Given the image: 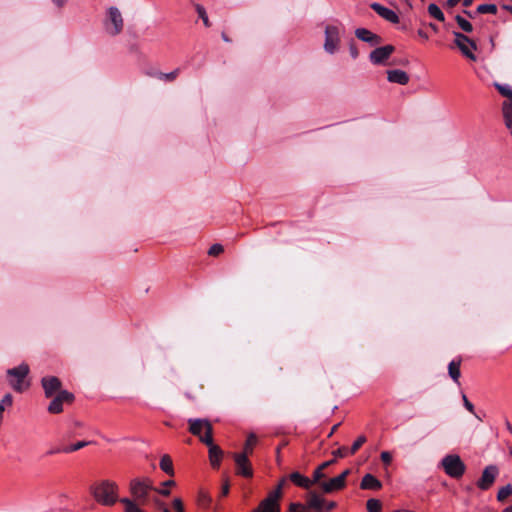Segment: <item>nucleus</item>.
Listing matches in <instances>:
<instances>
[{
  "instance_id": "26",
  "label": "nucleus",
  "mask_w": 512,
  "mask_h": 512,
  "mask_svg": "<svg viewBox=\"0 0 512 512\" xmlns=\"http://www.w3.org/2000/svg\"><path fill=\"white\" fill-rule=\"evenodd\" d=\"M498 92L506 98L504 102H512V87L508 84H495Z\"/></svg>"
},
{
  "instance_id": "35",
  "label": "nucleus",
  "mask_w": 512,
  "mask_h": 512,
  "mask_svg": "<svg viewBox=\"0 0 512 512\" xmlns=\"http://www.w3.org/2000/svg\"><path fill=\"white\" fill-rule=\"evenodd\" d=\"M175 485V481L173 480H167V481H164L162 483V488L160 489H155V491L157 493H159L160 495L162 496H168L170 495V490L168 489V487H171V486H174Z\"/></svg>"
},
{
  "instance_id": "14",
  "label": "nucleus",
  "mask_w": 512,
  "mask_h": 512,
  "mask_svg": "<svg viewBox=\"0 0 512 512\" xmlns=\"http://www.w3.org/2000/svg\"><path fill=\"white\" fill-rule=\"evenodd\" d=\"M202 443L209 447V460L214 468H218L223 456L221 448L213 443V437L205 436Z\"/></svg>"
},
{
  "instance_id": "17",
  "label": "nucleus",
  "mask_w": 512,
  "mask_h": 512,
  "mask_svg": "<svg viewBox=\"0 0 512 512\" xmlns=\"http://www.w3.org/2000/svg\"><path fill=\"white\" fill-rule=\"evenodd\" d=\"M371 8L386 21L393 24L399 23V16L394 10L389 9L379 3L371 4Z\"/></svg>"
},
{
  "instance_id": "27",
  "label": "nucleus",
  "mask_w": 512,
  "mask_h": 512,
  "mask_svg": "<svg viewBox=\"0 0 512 512\" xmlns=\"http://www.w3.org/2000/svg\"><path fill=\"white\" fill-rule=\"evenodd\" d=\"M428 13L431 17L434 19L443 22L445 20L444 13L441 11V9L434 3H431L428 6Z\"/></svg>"
},
{
  "instance_id": "22",
  "label": "nucleus",
  "mask_w": 512,
  "mask_h": 512,
  "mask_svg": "<svg viewBox=\"0 0 512 512\" xmlns=\"http://www.w3.org/2000/svg\"><path fill=\"white\" fill-rule=\"evenodd\" d=\"M460 366H461V359L452 360L448 364V374L451 377V379L457 384H460V382H459V379L461 376Z\"/></svg>"
},
{
  "instance_id": "33",
  "label": "nucleus",
  "mask_w": 512,
  "mask_h": 512,
  "mask_svg": "<svg viewBox=\"0 0 512 512\" xmlns=\"http://www.w3.org/2000/svg\"><path fill=\"white\" fill-rule=\"evenodd\" d=\"M368 512H380L381 511V502L377 499H369L366 504Z\"/></svg>"
},
{
  "instance_id": "57",
  "label": "nucleus",
  "mask_w": 512,
  "mask_h": 512,
  "mask_svg": "<svg viewBox=\"0 0 512 512\" xmlns=\"http://www.w3.org/2000/svg\"><path fill=\"white\" fill-rule=\"evenodd\" d=\"M334 461L333 460H330V461H327V462H324L319 468H321L322 470L326 467H328L330 464H332Z\"/></svg>"
},
{
  "instance_id": "61",
  "label": "nucleus",
  "mask_w": 512,
  "mask_h": 512,
  "mask_svg": "<svg viewBox=\"0 0 512 512\" xmlns=\"http://www.w3.org/2000/svg\"><path fill=\"white\" fill-rule=\"evenodd\" d=\"M393 512H416V511L408 510V509H397V510H394Z\"/></svg>"
},
{
  "instance_id": "40",
  "label": "nucleus",
  "mask_w": 512,
  "mask_h": 512,
  "mask_svg": "<svg viewBox=\"0 0 512 512\" xmlns=\"http://www.w3.org/2000/svg\"><path fill=\"white\" fill-rule=\"evenodd\" d=\"M0 404H2V407L5 409V406H12L13 404V396L10 393H7L3 396L2 400L0 401Z\"/></svg>"
},
{
  "instance_id": "60",
  "label": "nucleus",
  "mask_w": 512,
  "mask_h": 512,
  "mask_svg": "<svg viewBox=\"0 0 512 512\" xmlns=\"http://www.w3.org/2000/svg\"><path fill=\"white\" fill-rule=\"evenodd\" d=\"M506 428L512 434V425L510 424L509 421H506Z\"/></svg>"
},
{
  "instance_id": "30",
  "label": "nucleus",
  "mask_w": 512,
  "mask_h": 512,
  "mask_svg": "<svg viewBox=\"0 0 512 512\" xmlns=\"http://www.w3.org/2000/svg\"><path fill=\"white\" fill-rule=\"evenodd\" d=\"M89 444V441H79L73 445L62 448V451L63 453H72L88 446Z\"/></svg>"
},
{
  "instance_id": "55",
  "label": "nucleus",
  "mask_w": 512,
  "mask_h": 512,
  "mask_svg": "<svg viewBox=\"0 0 512 512\" xmlns=\"http://www.w3.org/2000/svg\"><path fill=\"white\" fill-rule=\"evenodd\" d=\"M121 503L124 504V511L128 512V498H122Z\"/></svg>"
},
{
  "instance_id": "50",
  "label": "nucleus",
  "mask_w": 512,
  "mask_h": 512,
  "mask_svg": "<svg viewBox=\"0 0 512 512\" xmlns=\"http://www.w3.org/2000/svg\"><path fill=\"white\" fill-rule=\"evenodd\" d=\"M460 2V0H448L446 2V6L449 7V8H453L455 7L458 3Z\"/></svg>"
},
{
  "instance_id": "20",
  "label": "nucleus",
  "mask_w": 512,
  "mask_h": 512,
  "mask_svg": "<svg viewBox=\"0 0 512 512\" xmlns=\"http://www.w3.org/2000/svg\"><path fill=\"white\" fill-rule=\"evenodd\" d=\"M382 483L372 474H366L361 480L360 488L364 490H379Z\"/></svg>"
},
{
  "instance_id": "25",
  "label": "nucleus",
  "mask_w": 512,
  "mask_h": 512,
  "mask_svg": "<svg viewBox=\"0 0 512 512\" xmlns=\"http://www.w3.org/2000/svg\"><path fill=\"white\" fill-rule=\"evenodd\" d=\"M159 465L161 470L164 471L166 474L170 476L174 475L173 462L169 455H163L160 459Z\"/></svg>"
},
{
  "instance_id": "32",
  "label": "nucleus",
  "mask_w": 512,
  "mask_h": 512,
  "mask_svg": "<svg viewBox=\"0 0 512 512\" xmlns=\"http://www.w3.org/2000/svg\"><path fill=\"white\" fill-rule=\"evenodd\" d=\"M195 8H196V12H197L198 16L202 19L203 24L206 27H210L211 24H210V21H209V18H208L205 8L200 4H196Z\"/></svg>"
},
{
  "instance_id": "43",
  "label": "nucleus",
  "mask_w": 512,
  "mask_h": 512,
  "mask_svg": "<svg viewBox=\"0 0 512 512\" xmlns=\"http://www.w3.org/2000/svg\"><path fill=\"white\" fill-rule=\"evenodd\" d=\"M380 457H381L382 462L385 463L386 465H389L392 461V455L388 451H383L381 453Z\"/></svg>"
},
{
  "instance_id": "31",
  "label": "nucleus",
  "mask_w": 512,
  "mask_h": 512,
  "mask_svg": "<svg viewBox=\"0 0 512 512\" xmlns=\"http://www.w3.org/2000/svg\"><path fill=\"white\" fill-rule=\"evenodd\" d=\"M477 12L481 14H496L497 6L495 4H481L477 7Z\"/></svg>"
},
{
  "instance_id": "47",
  "label": "nucleus",
  "mask_w": 512,
  "mask_h": 512,
  "mask_svg": "<svg viewBox=\"0 0 512 512\" xmlns=\"http://www.w3.org/2000/svg\"><path fill=\"white\" fill-rule=\"evenodd\" d=\"M130 512H143L137 503L130 500Z\"/></svg>"
},
{
  "instance_id": "24",
  "label": "nucleus",
  "mask_w": 512,
  "mask_h": 512,
  "mask_svg": "<svg viewBox=\"0 0 512 512\" xmlns=\"http://www.w3.org/2000/svg\"><path fill=\"white\" fill-rule=\"evenodd\" d=\"M502 113H503L505 126L510 131V134L512 135V101L511 102H503Z\"/></svg>"
},
{
  "instance_id": "19",
  "label": "nucleus",
  "mask_w": 512,
  "mask_h": 512,
  "mask_svg": "<svg viewBox=\"0 0 512 512\" xmlns=\"http://www.w3.org/2000/svg\"><path fill=\"white\" fill-rule=\"evenodd\" d=\"M387 79L391 83H397L400 85H406L409 82V75L399 69L387 71Z\"/></svg>"
},
{
  "instance_id": "46",
  "label": "nucleus",
  "mask_w": 512,
  "mask_h": 512,
  "mask_svg": "<svg viewBox=\"0 0 512 512\" xmlns=\"http://www.w3.org/2000/svg\"><path fill=\"white\" fill-rule=\"evenodd\" d=\"M349 52L353 59H356L359 55L358 49L356 48V46L354 44H350Z\"/></svg>"
},
{
  "instance_id": "51",
  "label": "nucleus",
  "mask_w": 512,
  "mask_h": 512,
  "mask_svg": "<svg viewBox=\"0 0 512 512\" xmlns=\"http://www.w3.org/2000/svg\"><path fill=\"white\" fill-rule=\"evenodd\" d=\"M67 0H52V2L59 8H62L66 4Z\"/></svg>"
},
{
  "instance_id": "12",
  "label": "nucleus",
  "mask_w": 512,
  "mask_h": 512,
  "mask_svg": "<svg viewBox=\"0 0 512 512\" xmlns=\"http://www.w3.org/2000/svg\"><path fill=\"white\" fill-rule=\"evenodd\" d=\"M395 51L393 45H385L375 48L369 55L370 61L375 65L384 64Z\"/></svg>"
},
{
  "instance_id": "6",
  "label": "nucleus",
  "mask_w": 512,
  "mask_h": 512,
  "mask_svg": "<svg viewBox=\"0 0 512 512\" xmlns=\"http://www.w3.org/2000/svg\"><path fill=\"white\" fill-rule=\"evenodd\" d=\"M152 489L149 479H136L130 482V494L134 498V503L138 505L146 502L148 491Z\"/></svg>"
},
{
  "instance_id": "4",
  "label": "nucleus",
  "mask_w": 512,
  "mask_h": 512,
  "mask_svg": "<svg viewBox=\"0 0 512 512\" xmlns=\"http://www.w3.org/2000/svg\"><path fill=\"white\" fill-rule=\"evenodd\" d=\"M343 32L342 24H328L325 27L324 50L329 54H334L340 44V35Z\"/></svg>"
},
{
  "instance_id": "48",
  "label": "nucleus",
  "mask_w": 512,
  "mask_h": 512,
  "mask_svg": "<svg viewBox=\"0 0 512 512\" xmlns=\"http://www.w3.org/2000/svg\"><path fill=\"white\" fill-rule=\"evenodd\" d=\"M284 483H285V479H282V480L280 481V483L278 484L277 488L273 491V492H279V494H278V500L280 499V497H281V495H282V487H283Z\"/></svg>"
},
{
  "instance_id": "23",
  "label": "nucleus",
  "mask_w": 512,
  "mask_h": 512,
  "mask_svg": "<svg viewBox=\"0 0 512 512\" xmlns=\"http://www.w3.org/2000/svg\"><path fill=\"white\" fill-rule=\"evenodd\" d=\"M290 480L297 486L308 489L312 485V481L300 474L299 472H293L289 475Z\"/></svg>"
},
{
  "instance_id": "1",
  "label": "nucleus",
  "mask_w": 512,
  "mask_h": 512,
  "mask_svg": "<svg viewBox=\"0 0 512 512\" xmlns=\"http://www.w3.org/2000/svg\"><path fill=\"white\" fill-rule=\"evenodd\" d=\"M89 491L94 499L105 506H111L118 500L117 486L109 480H101L93 483Z\"/></svg>"
},
{
  "instance_id": "34",
  "label": "nucleus",
  "mask_w": 512,
  "mask_h": 512,
  "mask_svg": "<svg viewBox=\"0 0 512 512\" xmlns=\"http://www.w3.org/2000/svg\"><path fill=\"white\" fill-rule=\"evenodd\" d=\"M256 442H257V437L254 434H250L246 440L243 453H246V455L252 453V449H253L252 447H253V445L256 444Z\"/></svg>"
},
{
  "instance_id": "15",
  "label": "nucleus",
  "mask_w": 512,
  "mask_h": 512,
  "mask_svg": "<svg viewBox=\"0 0 512 512\" xmlns=\"http://www.w3.org/2000/svg\"><path fill=\"white\" fill-rule=\"evenodd\" d=\"M234 461L236 464L237 474L247 478L252 477L253 470L246 453H235Z\"/></svg>"
},
{
  "instance_id": "63",
  "label": "nucleus",
  "mask_w": 512,
  "mask_h": 512,
  "mask_svg": "<svg viewBox=\"0 0 512 512\" xmlns=\"http://www.w3.org/2000/svg\"><path fill=\"white\" fill-rule=\"evenodd\" d=\"M430 27H431L434 31H437V30H438L437 26H436L435 24H433V23H430Z\"/></svg>"
},
{
  "instance_id": "29",
  "label": "nucleus",
  "mask_w": 512,
  "mask_h": 512,
  "mask_svg": "<svg viewBox=\"0 0 512 512\" xmlns=\"http://www.w3.org/2000/svg\"><path fill=\"white\" fill-rule=\"evenodd\" d=\"M455 20H456V22H457L458 26H459V27H460L464 32H467V33L472 32V30H473V26H472V24H471L468 20H466L465 18H463V17H462V16H460V15H457V16L455 17Z\"/></svg>"
},
{
  "instance_id": "52",
  "label": "nucleus",
  "mask_w": 512,
  "mask_h": 512,
  "mask_svg": "<svg viewBox=\"0 0 512 512\" xmlns=\"http://www.w3.org/2000/svg\"><path fill=\"white\" fill-rule=\"evenodd\" d=\"M418 35H419L421 38L425 39V40H427V39L429 38V37H428V34H427L425 31L421 30V29H420V30H418Z\"/></svg>"
},
{
  "instance_id": "64",
  "label": "nucleus",
  "mask_w": 512,
  "mask_h": 512,
  "mask_svg": "<svg viewBox=\"0 0 512 512\" xmlns=\"http://www.w3.org/2000/svg\"><path fill=\"white\" fill-rule=\"evenodd\" d=\"M506 10H508L510 13H512V6H504Z\"/></svg>"
},
{
  "instance_id": "2",
  "label": "nucleus",
  "mask_w": 512,
  "mask_h": 512,
  "mask_svg": "<svg viewBox=\"0 0 512 512\" xmlns=\"http://www.w3.org/2000/svg\"><path fill=\"white\" fill-rule=\"evenodd\" d=\"M29 371V366L25 363H22L17 367L7 370V378L9 385L16 392L22 393L29 388L30 383L26 380Z\"/></svg>"
},
{
  "instance_id": "18",
  "label": "nucleus",
  "mask_w": 512,
  "mask_h": 512,
  "mask_svg": "<svg viewBox=\"0 0 512 512\" xmlns=\"http://www.w3.org/2000/svg\"><path fill=\"white\" fill-rule=\"evenodd\" d=\"M355 36L371 46H377L382 42V38L366 28H357L355 30Z\"/></svg>"
},
{
  "instance_id": "13",
  "label": "nucleus",
  "mask_w": 512,
  "mask_h": 512,
  "mask_svg": "<svg viewBox=\"0 0 512 512\" xmlns=\"http://www.w3.org/2000/svg\"><path fill=\"white\" fill-rule=\"evenodd\" d=\"M278 494L279 492H270L253 512H280Z\"/></svg>"
},
{
  "instance_id": "28",
  "label": "nucleus",
  "mask_w": 512,
  "mask_h": 512,
  "mask_svg": "<svg viewBox=\"0 0 512 512\" xmlns=\"http://www.w3.org/2000/svg\"><path fill=\"white\" fill-rule=\"evenodd\" d=\"M512 495V485L507 484L499 489L497 493V500L503 502L506 498Z\"/></svg>"
},
{
  "instance_id": "54",
  "label": "nucleus",
  "mask_w": 512,
  "mask_h": 512,
  "mask_svg": "<svg viewBox=\"0 0 512 512\" xmlns=\"http://www.w3.org/2000/svg\"><path fill=\"white\" fill-rule=\"evenodd\" d=\"M229 493V484L226 483L223 487H222V495H227Z\"/></svg>"
},
{
  "instance_id": "53",
  "label": "nucleus",
  "mask_w": 512,
  "mask_h": 512,
  "mask_svg": "<svg viewBox=\"0 0 512 512\" xmlns=\"http://www.w3.org/2000/svg\"><path fill=\"white\" fill-rule=\"evenodd\" d=\"M158 507L162 512H170V510L166 507L164 503H159Z\"/></svg>"
},
{
  "instance_id": "59",
  "label": "nucleus",
  "mask_w": 512,
  "mask_h": 512,
  "mask_svg": "<svg viewBox=\"0 0 512 512\" xmlns=\"http://www.w3.org/2000/svg\"><path fill=\"white\" fill-rule=\"evenodd\" d=\"M339 423L338 424H335L332 429H331V432L329 433V437L337 430V428L339 427Z\"/></svg>"
},
{
  "instance_id": "36",
  "label": "nucleus",
  "mask_w": 512,
  "mask_h": 512,
  "mask_svg": "<svg viewBox=\"0 0 512 512\" xmlns=\"http://www.w3.org/2000/svg\"><path fill=\"white\" fill-rule=\"evenodd\" d=\"M366 440L367 439L364 435L359 436L349 449L350 454L352 455L356 453V451L366 442Z\"/></svg>"
},
{
  "instance_id": "62",
  "label": "nucleus",
  "mask_w": 512,
  "mask_h": 512,
  "mask_svg": "<svg viewBox=\"0 0 512 512\" xmlns=\"http://www.w3.org/2000/svg\"><path fill=\"white\" fill-rule=\"evenodd\" d=\"M503 512H512V505L511 506H508L506 507Z\"/></svg>"
},
{
  "instance_id": "58",
  "label": "nucleus",
  "mask_w": 512,
  "mask_h": 512,
  "mask_svg": "<svg viewBox=\"0 0 512 512\" xmlns=\"http://www.w3.org/2000/svg\"><path fill=\"white\" fill-rule=\"evenodd\" d=\"M474 0H463V6L469 7L472 5Z\"/></svg>"
},
{
  "instance_id": "11",
  "label": "nucleus",
  "mask_w": 512,
  "mask_h": 512,
  "mask_svg": "<svg viewBox=\"0 0 512 512\" xmlns=\"http://www.w3.org/2000/svg\"><path fill=\"white\" fill-rule=\"evenodd\" d=\"M41 385L47 398H52L62 390V382L55 376H45L41 379Z\"/></svg>"
},
{
  "instance_id": "21",
  "label": "nucleus",
  "mask_w": 512,
  "mask_h": 512,
  "mask_svg": "<svg viewBox=\"0 0 512 512\" xmlns=\"http://www.w3.org/2000/svg\"><path fill=\"white\" fill-rule=\"evenodd\" d=\"M325 499L317 495L315 492H311L309 494V498L307 501V507L311 509H315L318 512H321L324 509Z\"/></svg>"
},
{
  "instance_id": "37",
  "label": "nucleus",
  "mask_w": 512,
  "mask_h": 512,
  "mask_svg": "<svg viewBox=\"0 0 512 512\" xmlns=\"http://www.w3.org/2000/svg\"><path fill=\"white\" fill-rule=\"evenodd\" d=\"M178 73H179L178 69H176L170 73H160L159 79L171 82L176 79V77L178 76Z\"/></svg>"
},
{
  "instance_id": "45",
  "label": "nucleus",
  "mask_w": 512,
  "mask_h": 512,
  "mask_svg": "<svg viewBox=\"0 0 512 512\" xmlns=\"http://www.w3.org/2000/svg\"><path fill=\"white\" fill-rule=\"evenodd\" d=\"M290 512H305V507L300 503H292L289 508Z\"/></svg>"
},
{
  "instance_id": "16",
  "label": "nucleus",
  "mask_w": 512,
  "mask_h": 512,
  "mask_svg": "<svg viewBox=\"0 0 512 512\" xmlns=\"http://www.w3.org/2000/svg\"><path fill=\"white\" fill-rule=\"evenodd\" d=\"M350 471L347 469L343 471L339 476L331 478L329 481L322 482L321 488L325 493H331L336 490H340L345 486L346 477Z\"/></svg>"
},
{
  "instance_id": "10",
  "label": "nucleus",
  "mask_w": 512,
  "mask_h": 512,
  "mask_svg": "<svg viewBox=\"0 0 512 512\" xmlns=\"http://www.w3.org/2000/svg\"><path fill=\"white\" fill-rule=\"evenodd\" d=\"M498 475V468L495 465H489L485 467L481 477L477 481V487L481 490H488Z\"/></svg>"
},
{
  "instance_id": "38",
  "label": "nucleus",
  "mask_w": 512,
  "mask_h": 512,
  "mask_svg": "<svg viewBox=\"0 0 512 512\" xmlns=\"http://www.w3.org/2000/svg\"><path fill=\"white\" fill-rule=\"evenodd\" d=\"M223 250H224V248L221 244H214L209 248L208 254L210 256H218L219 254H221L223 252Z\"/></svg>"
},
{
  "instance_id": "49",
  "label": "nucleus",
  "mask_w": 512,
  "mask_h": 512,
  "mask_svg": "<svg viewBox=\"0 0 512 512\" xmlns=\"http://www.w3.org/2000/svg\"><path fill=\"white\" fill-rule=\"evenodd\" d=\"M335 507H336V503H335V502H333V501L326 502V501H325L324 508H325L326 510H332V509H334Z\"/></svg>"
},
{
  "instance_id": "8",
  "label": "nucleus",
  "mask_w": 512,
  "mask_h": 512,
  "mask_svg": "<svg viewBox=\"0 0 512 512\" xmlns=\"http://www.w3.org/2000/svg\"><path fill=\"white\" fill-rule=\"evenodd\" d=\"M189 432L197 436L202 442L205 436L212 437L213 429L211 423L207 419H189Z\"/></svg>"
},
{
  "instance_id": "42",
  "label": "nucleus",
  "mask_w": 512,
  "mask_h": 512,
  "mask_svg": "<svg viewBox=\"0 0 512 512\" xmlns=\"http://www.w3.org/2000/svg\"><path fill=\"white\" fill-rule=\"evenodd\" d=\"M462 400L464 407L471 413L475 414L474 405L468 400L465 394H462Z\"/></svg>"
},
{
  "instance_id": "44",
  "label": "nucleus",
  "mask_w": 512,
  "mask_h": 512,
  "mask_svg": "<svg viewBox=\"0 0 512 512\" xmlns=\"http://www.w3.org/2000/svg\"><path fill=\"white\" fill-rule=\"evenodd\" d=\"M322 471L323 470L319 467L314 471L313 480H311L312 484L318 482L320 479L324 477V473Z\"/></svg>"
},
{
  "instance_id": "3",
  "label": "nucleus",
  "mask_w": 512,
  "mask_h": 512,
  "mask_svg": "<svg viewBox=\"0 0 512 512\" xmlns=\"http://www.w3.org/2000/svg\"><path fill=\"white\" fill-rule=\"evenodd\" d=\"M441 466L448 476L455 479L461 478L466 470L464 462L456 454L446 455L441 461Z\"/></svg>"
},
{
  "instance_id": "7",
  "label": "nucleus",
  "mask_w": 512,
  "mask_h": 512,
  "mask_svg": "<svg viewBox=\"0 0 512 512\" xmlns=\"http://www.w3.org/2000/svg\"><path fill=\"white\" fill-rule=\"evenodd\" d=\"M453 35L455 37V45L459 48L461 53L468 59L475 61L476 56L473 53V51L477 49L475 42L460 32L454 31Z\"/></svg>"
},
{
  "instance_id": "9",
  "label": "nucleus",
  "mask_w": 512,
  "mask_h": 512,
  "mask_svg": "<svg viewBox=\"0 0 512 512\" xmlns=\"http://www.w3.org/2000/svg\"><path fill=\"white\" fill-rule=\"evenodd\" d=\"M74 401V395L67 391H59L52 397V400L48 406V412L52 414H58L63 411V404H71Z\"/></svg>"
},
{
  "instance_id": "41",
  "label": "nucleus",
  "mask_w": 512,
  "mask_h": 512,
  "mask_svg": "<svg viewBox=\"0 0 512 512\" xmlns=\"http://www.w3.org/2000/svg\"><path fill=\"white\" fill-rule=\"evenodd\" d=\"M172 505L176 512H185L183 502L180 498H175L172 502Z\"/></svg>"
},
{
  "instance_id": "56",
  "label": "nucleus",
  "mask_w": 512,
  "mask_h": 512,
  "mask_svg": "<svg viewBox=\"0 0 512 512\" xmlns=\"http://www.w3.org/2000/svg\"><path fill=\"white\" fill-rule=\"evenodd\" d=\"M60 452H63L62 449L57 448V449H52V450L48 451L47 454L52 455V454H56V453H60Z\"/></svg>"
},
{
  "instance_id": "39",
  "label": "nucleus",
  "mask_w": 512,
  "mask_h": 512,
  "mask_svg": "<svg viewBox=\"0 0 512 512\" xmlns=\"http://www.w3.org/2000/svg\"><path fill=\"white\" fill-rule=\"evenodd\" d=\"M333 455L335 457L344 458V457H347L348 455H351V454L349 452V449L347 447L343 446V447H340L337 450L333 451Z\"/></svg>"
},
{
  "instance_id": "5",
  "label": "nucleus",
  "mask_w": 512,
  "mask_h": 512,
  "mask_svg": "<svg viewBox=\"0 0 512 512\" xmlns=\"http://www.w3.org/2000/svg\"><path fill=\"white\" fill-rule=\"evenodd\" d=\"M124 26V19L121 12L116 7H110L107 10L106 17L104 20L105 31L111 35H118Z\"/></svg>"
}]
</instances>
